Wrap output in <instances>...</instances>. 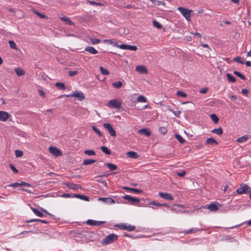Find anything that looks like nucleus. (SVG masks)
<instances>
[{
	"label": "nucleus",
	"mask_w": 251,
	"mask_h": 251,
	"mask_svg": "<svg viewBox=\"0 0 251 251\" xmlns=\"http://www.w3.org/2000/svg\"><path fill=\"white\" fill-rule=\"evenodd\" d=\"M206 144H208V145H218V142L213 138L211 137V138H207L206 139Z\"/></svg>",
	"instance_id": "21"
},
{
	"label": "nucleus",
	"mask_w": 251,
	"mask_h": 251,
	"mask_svg": "<svg viewBox=\"0 0 251 251\" xmlns=\"http://www.w3.org/2000/svg\"><path fill=\"white\" fill-rule=\"evenodd\" d=\"M105 165L107 166L111 171H114L117 169V166L114 164L111 163H106Z\"/></svg>",
	"instance_id": "27"
},
{
	"label": "nucleus",
	"mask_w": 251,
	"mask_h": 251,
	"mask_svg": "<svg viewBox=\"0 0 251 251\" xmlns=\"http://www.w3.org/2000/svg\"><path fill=\"white\" fill-rule=\"evenodd\" d=\"M31 209H32L33 212L36 216H37L38 217H44V214L42 212H41L40 211L38 210L37 209H36L35 208L31 207Z\"/></svg>",
	"instance_id": "24"
},
{
	"label": "nucleus",
	"mask_w": 251,
	"mask_h": 251,
	"mask_svg": "<svg viewBox=\"0 0 251 251\" xmlns=\"http://www.w3.org/2000/svg\"><path fill=\"white\" fill-rule=\"evenodd\" d=\"M77 71H70L68 72V75L70 76H74L77 74Z\"/></svg>",
	"instance_id": "56"
},
{
	"label": "nucleus",
	"mask_w": 251,
	"mask_h": 251,
	"mask_svg": "<svg viewBox=\"0 0 251 251\" xmlns=\"http://www.w3.org/2000/svg\"><path fill=\"white\" fill-rule=\"evenodd\" d=\"M102 42L106 44L111 45L113 47H118L119 44L114 39H105L102 41Z\"/></svg>",
	"instance_id": "16"
},
{
	"label": "nucleus",
	"mask_w": 251,
	"mask_h": 251,
	"mask_svg": "<svg viewBox=\"0 0 251 251\" xmlns=\"http://www.w3.org/2000/svg\"><path fill=\"white\" fill-rule=\"evenodd\" d=\"M40 219H31V220L27 221V222L32 223V222H40Z\"/></svg>",
	"instance_id": "62"
},
{
	"label": "nucleus",
	"mask_w": 251,
	"mask_h": 251,
	"mask_svg": "<svg viewBox=\"0 0 251 251\" xmlns=\"http://www.w3.org/2000/svg\"><path fill=\"white\" fill-rule=\"evenodd\" d=\"M186 171H182L180 172H177V173H176V175H177L178 176H179V177H183V176H185V175L186 174Z\"/></svg>",
	"instance_id": "57"
},
{
	"label": "nucleus",
	"mask_w": 251,
	"mask_h": 251,
	"mask_svg": "<svg viewBox=\"0 0 251 251\" xmlns=\"http://www.w3.org/2000/svg\"><path fill=\"white\" fill-rule=\"evenodd\" d=\"M85 51H88L92 54H95L98 53V50L94 47L91 46H87L85 48Z\"/></svg>",
	"instance_id": "20"
},
{
	"label": "nucleus",
	"mask_w": 251,
	"mask_h": 251,
	"mask_svg": "<svg viewBox=\"0 0 251 251\" xmlns=\"http://www.w3.org/2000/svg\"><path fill=\"white\" fill-rule=\"evenodd\" d=\"M100 70L101 74L103 75H107L109 74V72L108 71V70L104 68L103 67L100 66Z\"/></svg>",
	"instance_id": "35"
},
{
	"label": "nucleus",
	"mask_w": 251,
	"mask_h": 251,
	"mask_svg": "<svg viewBox=\"0 0 251 251\" xmlns=\"http://www.w3.org/2000/svg\"><path fill=\"white\" fill-rule=\"evenodd\" d=\"M211 132L218 135H221L223 132V130L222 128L220 127L218 128H215L213 129Z\"/></svg>",
	"instance_id": "29"
},
{
	"label": "nucleus",
	"mask_w": 251,
	"mask_h": 251,
	"mask_svg": "<svg viewBox=\"0 0 251 251\" xmlns=\"http://www.w3.org/2000/svg\"><path fill=\"white\" fill-rule=\"evenodd\" d=\"M96 162V160L94 159H85L83 161V164L84 165H88L92 164Z\"/></svg>",
	"instance_id": "30"
},
{
	"label": "nucleus",
	"mask_w": 251,
	"mask_h": 251,
	"mask_svg": "<svg viewBox=\"0 0 251 251\" xmlns=\"http://www.w3.org/2000/svg\"><path fill=\"white\" fill-rule=\"evenodd\" d=\"M103 127L107 129L111 136L115 137L116 135V132L111 124L109 123H104Z\"/></svg>",
	"instance_id": "7"
},
{
	"label": "nucleus",
	"mask_w": 251,
	"mask_h": 251,
	"mask_svg": "<svg viewBox=\"0 0 251 251\" xmlns=\"http://www.w3.org/2000/svg\"><path fill=\"white\" fill-rule=\"evenodd\" d=\"M73 198H78L84 201H89V200L88 197L77 194H73Z\"/></svg>",
	"instance_id": "19"
},
{
	"label": "nucleus",
	"mask_w": 251,
	"mask_h": 251,
	"mask_svg": "<svg viewBox=\"0 0 251 251\" xmlns=\"http://www.w3.org/2000/svg\"><path fill=\"white\" fill-rule=\"evenodd\" d=\"M175 137L176 139L180 143H183L185 142V140L182 138V137L179 134H176L175 135Z\"/></svg>",
	"instance_id": "43"
},
{
	"label": "nucleus",
	"mask_w": 251,
	"mask_h": 251,
	"mask_svg": "<svg viewBox=\"0 0 251 251\" xmlns=\"http://www.w3.org/2000/svg\"><path fill=\"white\" fill-rule=\"evenodd\" d=\"M35 13L42 18H44L46 17L45 15L38 12H35Z\"/></svg>",
	"instance_id": "61"
},
{
	"label": "nucleus",
	"mask_w": 251,
	"mask_h": 251,
	"mask_svg": "<svg viewBox=\"0 0 251 251\" xmlns=\"http://www.w3.org/2000/svg\"><path fill=\"white\" fill-rule=\"evenodd\" d=\"M139 132L141 134H144L147 136H149L151 135L150 132L146 128H142L139 130Z\"/></svg>",
	"instance_id": "31"
},
{
	"label": "nucleus",
	"mask_w": 251,
	"mask_h": 251,
	"mask_svg": "<svg viewBox=\"0 0 251 251\" xmlns=\"http://www.w3.org/2000/svg\"><path fill=\"white\" fill-rule=\"evenodd\" d=\"M159 131L160 133H161L163 134H166L167 132V129L165 127H161L159 128Z\"/></svg>",
	"instance_id": "54"
},
{
	"label": "nucleus",
	"mask_w": 251,
	"mask_h": 251,
	"mask_svg": "<svg viewBox=\"0 0 251 251\" xmlns=\"http://www.w3.org/2000/svg\"><path fill=\"white\" fill-rule=\"evenodd\" d=\"M100 149L102 151V152H103L106 154L109 155L111 153L110 150H109L108 148L105 146H101L100 147Z\"/></svg>",
	"instance_id": "33"
},
{
	"label": "nucleus",
	"mask_w": 251,
	"mask_h": 251,
	"mask_svg": "<svg viewBox=\"0 0 251 251\" xmlns=\"http://www.w3.org/2000/svg\"><path fill=\"white\" fill-rule=\"evenodd\" d=\"M159 196L166 200L169 201H173L174 200V197L169 193H164V192H159L158 193Z\"/></svg>",
	"instance_id": "14"
},
{
	"label": "nucleus",
	"mask_w": 251,
	"mask_h": 251,
	"mask_svg": "<svg viewBox=\"0 0 251 251\" xmlns=\"http://www.w3.org/2000/svg\"><path fill=\"white\" fill-rule=\"evenodd\" d=\"M50 152L54 156L57 157L62 155V152L60 150L55 147H50L49 148Z\"/></svg>",
	"instance_id": "8"
},
{
	"label": "nucleus",
	"mask_w": 251,
	"mask_h": 251,
	"mask_svg": "<svg viewBox=\"0 0 251 251\" xmlns=\"http://www.w3.org/2000/svg\"><path fill=\"white\" fill-rule=\"evenodd\" d=\"M118 236L114 233L110 234L106 236L101 241V244L103 245H107L113 243L118 240Z\"/></svg>",
	"instance_id": "1"
},
{
	"label": "nucleus",
	"mask_w": 251,
	"mask_h": 251,
	"mask_svg": "<svg viewBox=\"0 0 251 251\" xmlns=\"http://www.w3.org/2000/svg\"><path fill=\"white\" fill-rule=\"evenodd\" d=\"M154 4L156 6H159L161 5L165 6L166 5V3L164 1L157 0V1H156V3H154Z\"/></svg>",
	"instance_id": "55"
},
{
	"label": "nucleus",
	"mask_w": 251,
	"mask_h": 251,
	"mask_svg": "<svg viewBox=\"0 0 251 251\" xmlns=\"http://www.w3.org/2000/svg\"><path fill=\"white\" fill-rule=\"evenodd\" d=\"M106 105L109 108L120 109L122 106V102L119 99H115L110 100L107 103Z\"/></svg>",
	"instance_id": "2"
},
{
	"label": "nucleus",
	"mask_w": 251,
	"mask_h": 251,
	"mask_svg": "<svg viewBox=\"0 0 251 251\" xmlns=\"http://www.w3.org/2000/svg\"><path fill=\"white\" fill-rule=\"evenodd\" d=\"M208 89L207 87L203 88L200 91V93L202 94H205L208 91Z\"/></svg>",
	"instance_id": "60"
},
{
	"label": "nucleus",
	"mask_w": 251,
	"mask_h": 251,
	"mask_svg": "<svg viewBox=\"0 0 251 251\" xmlns=\"http://www.w3.org/2000/svg\"><path fill=\"white\" fill-rule=\"evenodd\" d=\"M39 93L40 94V95L43 97H44L45 96V93L42 91V90H39Z\"/></svg>",
	"instance_id": "64"
},
{
	"label": "nucleus",
	"mask_w": 251,
	"mask_h": 251,
	"mask_svg": "<svg viewBox=\"0 0 251 251\" xmlns=\"http://www.w3.org/2000/svg\"><path fill=\"white\" fill-rule=\"evenodd\" d=\"M118 48L125 50H130L135 51L137 50V47L135 46L129 45L127 44H121L120 45H119Z\"/></svg>",
	"instance_id": "9"
},
{
	"label": "nucleus",
	"mask_w": 251,
	"mask_h": 251,
	"mask_svg": "<svg viewBox=\"0 0 251 251\" xmlns=\"http://www.w3.org/2000/svg\"><path fill=\"white\" fill-rule=\"evenodd\" d=\"M10 167L11 169V170L15 173H18V170L12 164L10 165Z\"/></svg>",
	"instance_id": "59"
},
{
	"label": "nucleus",
	"mask_w": 251,
	"mask_h": 251,
	"mask_svg": "<svg viewBox=\"0 0 251 251\" xmlns=\"http://www.w3.org/2000/svg\"><path fill=\"white\" fill-rule=\"evenodd\" d=\"M9 114L3 111H0V121L5 122L9 118Z\"/></svg>",
	"instance_id": "17"
},
{
	"label": "nucleus",
	"mask_w": 251,
	"mask_h": 251,
	"mask_svg": "<svg viewBox=\"0 0 251 251\" xmlns=\"http://www.w3.org/2000/svg\"><path fill=\"white\" fill-rule=\"evenodd\" d=\"M152 24H153V25L155 27L157 28V29H160L162 27V25L158 22H157L156 20H153L152 22Z\"/></svg>",
	"instance_id": "41"
},
{
	"label": "nucleus",
	"mask_w": 251,
	"mask_h": 251,
	"mask_svg": "<svg viewBox=\"0 0 251 251\" xmlns=\"http://www.w3.org/2000/svg\"><path fill=\"white\" fill-rule=\"evenodd\" d=\"M90 41L92 44L96 45V44H98L100 43V40L99 39L94 38H91L90 39Z\"/></svg>",
	"instance_id": "49"
},
{
	"label": "nucleus",
	"mask_w": 251,
	"mask_h": 251,
	"mask_svg": "<svg viewBox=\"0 0 251 251\" xmlns=\"http://www.w3.org/2000/svg\"><path fill=\"white\" fill-rule=\"evenodd\" d=\"M234 61L237 63L243 64H244V61H242L240 57H236L233 59Z\"/></svg>",
	"instance_id": "53"
},
{
	"label": "nucleus",
	"mask_w": 251,
	"mask_h": 251,
	"mask_svg": "<svg viewBox=\"0 0 251 251\" xmlns=\"http://www.w3.org/2000/svg\"><path fill=\"white\" fill-rule=\"evenodd\" d=\"M67 186L69 188L74 190H75L81 188L79 185L73 183L68 184Z\"/></svg>",
	"instance_id": "23"
},
{
	"label": "nucleus",
	"mask_w": 251,
	"mask_h": 251,
	"mask_svg": "<svg viewBox=\"0 0 251 251\" xmlns=\"http://www.w3.org/2000/svg\"><path fill=\"white\" fill-rule=\"evenodd\" d=\"M123 189L126 190V191H129L130 192H132L133 193H135L137 194H140L142 192V191L141 190L136 189V188H133L128 187L127 186H123Z\"/></svg>",
	"instance_id": "18"
},
{
	"label": "nucleus",
	"mask_w": 251,
	"mask_h": 251,
	"mask_svg": "<svg viewBox=\"0 0 251 251\" xmlns=\"http://www.w3.org/2000/svg\"><path fill=\"white\" fill-rule=\"evenodd\" d=\"M135 71L141 74H147L148 70L146 66L138 65L135 68Z\"/></svg>",
	"instance_id": "12"
},
{
	"label": "nucleus",
	"mask_w": 251,
	"mask_h": 251,
	"mask_svg": "<svg viewBox=\"0 0 251 251\" xmlns=\"http://www.w3.org/2000/svg\"><path fill=\"white\" fill-rule=\"evenodd\" d=\"M98 201H102L104 203L108 204H111L115 203V201L111 198H102L100 197L98 199Z\"/></svg>",
	"instance_id": "13"
},
{
	"label": "nucleus",
	"mask_w": 251,
	"mask_h": 251,
	"mask_svg": "<svg viewBox=\"0 0 251 251\" xmlns=\"http://www.w3.org/2000/svg\"><path fill=\"white\" fill-rule=\"evenodd\" d=\"M115 226L119 228L120 229L126 230L128 231H132L136 228L135 226L130 225L128 223H120L116 225Z\"/></svg>",
	"instance_id": "3"
},
{
	"label": "nucleus",
	"mask_w": 251,
	"mask_h": 251,
	"mask_svg": "<svg viewBox=\"0 0 251 251\" xmlns=\"http://www.w3.org/2000/svg\"><path fill=\"white\" fill-rule=\"evenodd\" d=\"M95 223H96V221L95 220H91V219L87 220V221H86V224L88 225L92 226H95V225H96Z\"/></svg>",
	"instance_id": "51"
},
{
	"label": "nucleus",
	"mask_w": 251,
	"mask_h": 251,
	"mask_svg": "<svg viewBox=\"0 0 251 251\" xmlns=\"http://www.w3.org/2000/svg\"><path fill=\"white\" fill-rule=\"evenodd\" d=\"M92 129L94 131H95L96 133H97L100 137L102 136V134H101L100 131L97 127H96L95 126H93Z\"/></svg>",
	"instance_id": "47"
},
{
	"label": "nucleus",
	"mask_w": 251,
	"mask_h": 251,
	"mask_svg": "<svg viewBox=\"0 0 251 251\" xmlns=\"http://www.w3.org/2000/svg\"><path fill=\"white\" fill-rule=\"evenodd\" d=\"M210 117L214 123H217L219 121V118L215 114H210Z\"/></svg>",
	"instance_id": "40"
},
{
	"label": "nucleus",
	"mask_w": 251,
	"mask_h": 251,
	"mask_svg": "<svg viewBox=\"0 0 251 251\" xmlns=\"http://www.w3.org/2000/svg\"><path fill=\"white\" fill-rule=\"evenodd\" d=\"M168 110L170 111L171 112H172V113H173V114L177 117H179V115L180 114H181V111H179V110H177V111H174L172 109H171L170 108H168Z\"/></svg>",
	"instance_id": "46"
},
{
	"label": "nucleus",
	"mask_w": 251,
	"mask_h": 251,
	"mask_svg": "<svg viewBox=\"0 0 251 251\" xmlns=\"http://www.w3.org/2000/svg\"><path fill=\"white\" fill-rule=\"evenodd\" d=\"M14 71L16 75L19 76L24 75L25 73V72L20 68H15Z\"/></svg>",
	"instance_id": "26"
},
{
	"label": "nucleus",
	"mask_w": 251,
	"mask_h": 251,
	"mask_svg": "<svg viewBox=\"0 0 251 251\" xmlns=\"http://www.w3.org/2000/svg\"><path fill=\"white\" fill-rule=\"evenodd\" d=\"M136 101L138 102H146L147 99L144 96L141 95L138 97Z\"/></svg>",
	"instance_id": "36"
},
{
	"label": "nucleus",
	"mask_w": 251,
	"mask_h": 251,
	"mask_svg": "<svg viewBox=\"0 0 251 251\" xmlns=\"http://www.w3.org/2000/svg\"><path fill=\"white\" fill-rule=\"evenodd\" d=\"M59 196L61 198H73V194L64 193L59 195Z\"/></svg>",
	"instance_id": "42"
},
{
	"label": "nucleus",
	"mask_w": 251,
	"mask_h": 251,
	"mask_svg": "<svg viewBox=\"0 0 251 251\" xmlns=\"http://www.w3.org/2000/svg\"><path fill=\"white\" fill-rule=\"evenodd\" d=\"M226 76L229 82H235L236 81V78L231 74L229 73L226 74Z\"/></svg>",
	"instance_id": "32"
},
{
	"label": "nucleus",
	"mask_w": 251,
	"mask_h": 251,
	"mask_svg": "<svg viewBox=\"0 0 251 251\" xmlns=\"http://www.w3.org/2000/svg\"><path fill=\"white\" fill-rule=\"evenodd\" d=\"M220 204L219 203H211L209 205H206L202 207L203 208H206L211 211H216L218 210Z\"/></svg>",
	"instance_id": "11"
},
{
	"label": "nucleus",
	"mask_w": 251,
	"mask_h": 251,
	"mask_svg": "<svg viewBox=\"0 0 251 251\" xmlns=\"http://www.w3.org/2000/svg\"><path fill=\"white\" fill-rule=\"evenodd\" d=\"M84 153L89 156L95 155L96 154L95 151L93 150H85L84 151Z\"/></svg>",
	"instance_id": "44"
},
{
	"label": "nucleus",
	"mask_w": 251,
	"mask_h": 251,
	"mask_svg": "<svg viewBox=\"0 0 251 251\" xmlns=\"http://www.w3.org/2000/svg\"><path fill=\"white\" fill-rule=\"evenodd\" d=\"M242 93L244 95H246L248 93V90L247 89H243L242 90Z\"/></svg>",
	"instance_id": "63"
},
{
	"label": "nucleus",
	"mask_w": 251,
	"mask_h": 251,
	"mask_svg": "<svg viewBox=\"0 0 251 251\" xmlns=\"http://www.w3.org/2000/svg\"><path fill=\"white\" fill-rule=\"evenodd\" d=\"M10 186L13 187H17L18 186H24L26 187H31L32 185L29 184V183L24 182V181H21L20 182H17L15 183H12L10 185Z\"/></svg>",
	"instance_id": "10"
},
{
	"label": "nucleus",
	"mask_w": 251,
	"mask_h": 251,
	"mask_svg": "<svg viewBox=\"0 0 251 251\" xmlns=\"http://www.w3.org/2000/svg\"><path fill=\"white\" fill-rule=\"evenodd\" d=\"M114 87L116 88H120L122 86V82L120 81L114 82L112 83Z\"/></svg>",
	"instance_id": "39"
},
{
	"label": "nucleus",
	"mask_w": 251,
	"mask_h": 251,
	"mask_svg": "<svg viewBox=\"0 0 251 251\" xmlns=\"http://www.w3.org/2000/svg\"><path fill=\"white\" fill-rule=\"evenodd\" d=\"M249 139V136L247 135H245L242 137L238 138L237 141L239 143H244L246 142Z\"/></svg>",
	"instance_id": "28"
},
{
	"label": "nucleus",
	"mask_w": 251,
	"mask_h": 251,
	"mask_svg": "<svg viewBox=\"0 0 251 251\" xmlns=\"http://www.w3.org/2000/svg\"><path fill=\"white\" fill-rule=\"evenodd\" d=\"M177 9L187 20H190L191 10L182 7H178Z\"/></svg>",
	"instance_id": "6"
},
{
	"label": "nucleus",
	"mask_w": 251,
	"mask_h": 251,
	"mask_svg": "<svg viewBox=\"0 0 251 251\" xmlns=\"http://www.w3.org/2000/svg\"><path fill=\"white\" fill-rule=\"evenodd\" d=\"M55 85L60 90H65L66 89L65 86L63 83L56 82Z\"/></svg>",
	"instance_id": "38"
},
{
	"label": "nucleus",
	"mask_w": 251,
	"mask_h": 251,
	"mask_svg": "<svg viewBox=\"0 0 251 251\" xmlns=\"http://www.w3.org/2000/svg\"><path fill=\"white\" fill-rule=\"evenodd\" d=\"M88 2L92 5H96V6H102L103 5V4L100 2H95V1H93V0H88Z\"/></svg>",
	"instance_id": "50"
},
{
	"label": "nucleus",
	"mask_w": 251,
	"mask_h": 251,
	"mask_svg": "<svg viewBox=\"0 0 251 251\" xmlns=\"http://www.w3.org/2000/svg\"><path fill=\"white\" fill-rule=\"evenodd\" d=\"M64 96L66 97H75L78 100L81 101L85 99V96L83 93L81 91H73L72 93L69 95H65Z\"/></svg>",
	"instance_id": "4"
},
{
	"label": "nucleus",
	"mask_w": 251,
	"mask_h": 251,
	"mask_svg": "<svg viewBox=\"0 0 251 251\" xmlns=\"http://www.w3.org/2000/svg\"><path fill=\"white\" fill-rule=\"evenodd\" d=\"M176 95L178 97H182V98H185L187 96V95L186 93L182 91H178L176 92Z\"/></svg>",
	"instance_id": "48"
},
{
	"label": "nucleus",
	"mask_w": 251,
	"mask_h": 251,
	"mask_svg": "<svg viewBox=\"0 0 251 251\" xmlns=\"http://www.w3.org/2000/svg\"><path fill=\"white\" fill-rule=\"evenodd\" d=\"M23 155V152L22 151L20 150H16L15 151V155L16 157H20L22 156Z\"/></svg>",
	"instance_id": "52"
},
{
	"label": "nucleus",
	"mask_w": 251,
	"mask_h": 251,
	"mask_svg": "<svg viewBox=\"0 0 251 251\" xmlns=\"http://www.w3.org/2000/svg\"><path fill=\"white\" fill-rule=\"evenodd\" d=\"M233 74L242 80H245L246 79V77L239 72L234 71Z\"/></svg>",
	"instance_id": "37"
},
{
	"label": "nucleus",
	"mask_w": 251,
	"mask_h": 251,
	"mask_svg": "<svg viewBox=\"0 0 251 251\" xmlns=\"http://www.w3.org/2000/svg\"><path fill=\"white\" fill-rule=\"evenodd\" d=\"M60 19L65 22L68 25H74V23L71 21L68 17H62L60 18Z\"/></svg>",
	"instance_id": "25"
},
{
	"label": "nucleus",
	"mask_w": 251,
	"mask_h": 251,
	"mask_svg": "<svg viewBox=\"0 0 251 251\" xmlns=\"http://www.w3.org/2000/svg\"><path fill=\"white\" fill-rule=\"evenodd\" d=\"M10 47L12 49L17 50V46L14 41L11 40L8 42Z\"/></svg>",
	"instance_id": "45"
},
{
	"label": "nucleus",
	"mask_w": 251,
	"mask_h": 251,
	"mask_svg": "<svg viewBox=\"0 0 251 251\" xmlns=\"http://www.w3.org/2000/svg\"><path fill=\"white\" fill-rule=\"evenodd\" d=\"M106 223L105 221H96L95 223V226H100L103 224H105Z\"/></svg>",
	"instance_id": "58"
},
{
	"label": "nucleus",
	"mask_w": 251,
	"mask_h": 251,
	"mask_svg": "<svg viewBox=\"0 0 251 251\" xmlns=\"http://www.w3.org/2000/svg\"><path fill=\"white\" fill-rule=\"evenodd\" d=\"M202 230V228L200 229V228H192L188 230H185L183 232L186 234H187V233H190L191 232H195L196 231H200V230Z\"/></svg>",
	"instance_id": "34"
},
{
	"label": "nucleus",
	"mask_w": 251,
	"mask_h": 251,
	"mask_svg": "<svg viewBox=\"0 0 251 251\" xmlns=\"http://www.w3.org/2000/svg\"><path fill=\"white\" fill-rule=\"evenodd\" d=\"M251 191V188L246 184H242L240 187L236 190L239 194H247Z\"/></svg>",
	"instance_id": "5"
},
{
	"label": "nucleus",
	"mask_w": 251,
	"mask_h": 251,
	"mask_svg": "<svg viewBox=\"0 0 251 251\" xmlns=\"http://www.w3.org/2000/svg\"><path fill=\"white\" fill-rule=\"evenodd\" d=\"M123 198L124 200H126L128 201H131L132 202L135 203V202H139L140 200L139 199L131 197L130 195H126L123 196Z\"/></svg>",
	"instance_id": "15"
},
{
	"label": "nucleus",
	"mask_w": 251,
	"mask_h": 251,
	"mask_svg": "<svg viewBox=\"0 0 251 251\" xmlns=\"http://www.w3.org/2000/svg\"><path fill=\"white\" fill-rule=\"evenodd\" d=\"M127 155L128 157L134 159L137 158L139 156L137 153L133 151H130L127 152Z\"/></svg>",
	"instance_id": "22"
}]
</instances>
